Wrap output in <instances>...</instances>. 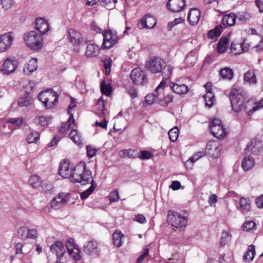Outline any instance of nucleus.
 <instances>
[{"label":"nucleus","instance_id":"obj_45","mask_svg":"<svg viewBox=\"0 0 263 263\" xmlns=\"http://www.w3.org/2000/svg\"><path fill=\"white\" fill-rule=\"evenodd\" d=\"M40 138V134L37 132H31L26 138L28 143H36Z\"/></svg>","mask_w":263,"mask_h":263},{"label":"nucleus","instance_id":"obj_26","mask_svg":"<svg viewBox=\"0 0 263 263\" xmlns=\"http://www.w3.org/2000/svg\"><path fill=\"white\" fill-rule=\"evenodd\" d=\"M229 39L228 37L222 36L217 44V51L218 53H224L228 48L229 45Z\"/></svg>","mask_w":263,"mask_h":263},{"label":"nucleus","instance_id":"obj_27","mask_svg":"<svg viewBox=\"0 0 263 263\" xmlns=\"http://www.w3.org/2000/svg\"><path fill=\"white\" fill-rule=\"evenodd\" d=\"M79 178H82L79 179V180L77 183H80L83 185L90 183L92 179L91 172L89 170L87 169L86 166H85V172L80 175Z\"/></svg>","mask_w":263,"mask_h":263},{"label":"nucleus","instance_id":"obj_58","mask_svg":"<svg viewBox=\"0 0 263 263\" xmlns=\"http://www.w3.org/2000/svg\"><path fill=\"white\" fill-rule=\"evenodd\" d=\"M111 63L112 61L110 58H108V59H106L104 62V67L105 69L106 75H109L110 74Z\"/></svg>","mask_w":263,"mask_h":263},{"label":"nucleus","instance_id":"obj_22","mask_svg":"<svg viewBox=\"0 0 263 263\" xmlns=\"http://www.w3.org/2000/svg\"><path fill=\"white\" fill-rule=\"evenodd\" d=\"M243 109L248 116H251L255 111L259 109L256 102L253 99H248L243 105Z\"/></svg>","mask_w":263,"mask_h":263},{"label":"nucleus","instance_id":"obj_33","mask_svg":"<svg viewBox=\"0 0 263 263\" xmlns=\"http://www.w3.org/2000/svg\"><path fill=\"white\" fill-rule=\"evenodd\" d=\"M33 102L32 95L25 93L22 97L18 98V105L20 107L28 106Z\"/></svg>","mask_w":263,"mask_h":263},{"label":"nucleus","instance_id":"obj_17","mask_svg":"<svg viewBox=\"0 0 263 263\" xmlns=\"http://www.w3.org/2000/svg\"><path fill=\"white\" fill-rule=\"evenodd\" d=\"M219 144L214 141L208 142L206 145L205 152L213 158H217L220 154V149Z\"/></svg>","mask_w":263,"mask_h":263},{"label":"nucleus","instance_id":"obj_52","mask_svg":"<svg viewBox=\"0 0 263 263\" xmlns=\"http://www.w3.org/2000/svg\"><path fill=\"white\" fill-rule=\"evenodd\" d=\"M179 129L178 127H174L172 128L168 133L169 138L172 142H175L177 140L178 137Z\"/></svg>","mask_w":263,"mask_h":263},{"label":"nucleus","instance_id":"obj_11","mask_svg":"<svg viewBox=\"0 0 263 263\" xmlns=\"http://www.w3.org/2000/svg\"><path fill=\"white\" fill-rule=\"evenodd\" d=\"M83 251L88 255L93 257L100 255V250L98 247V243L95 240H90L86 242L83 246Z\"/></svg>","mask_w":263,"mask_h":263},{"label":"nucleus","instance_id":"obj_3","mask_svg":"<svg viewBox=\"0 0 263 263\" xmlns=\"http://www.w3.org/2000/svg\"><path fill=\"white\" fill-rule=\"evenodd\" d=\"M102 35L103 37V41L101 45L102 49H109L113 47L119 42V40L120 39L117 32L110 28L103 30Z\"/></svg>","mask_w":263,"mask_h":263},{"label":"nucleus","instance_id":"obj_5","mask_svg":"<svg viewBox=\"0 0 263 263\" xmlns=\"http://www.w3.org/2000/svg\"><path fill=\"white\" fill-rule=\"evenodd\" d=\"M187 218L181 215L180 213L173 210L167 211V222L169 224L177 228H182L186 227Z\"/></svg>","mask_w":263,"mask_h":263},{"label":"nucleus","instance_id":"obj_6","mask_svg":"<svg viewBox=\"0 0 263 263\" xmlns=\"http://www.w3.org/2000/svg\"><path fill=\"white\" fill-rule=\"evenodd\" d=\"M165 62L163 59L156 56L150 57L145 63L146 68L152 73L161 72Z\"/></svg>","mask_w":263,"mask_h":263},{"label":"nucleus","instance_id":"obj_1","mask_svg":"<svg viewBox=\"0 0 263 263\" xmlns=\"http://www.w3.org/2000/svg\"><path fill=\"white\" fill-rule=\"evenodd\" d=\"M24 40L27 46L31 50L38 51L43 47V36L35 31L32 30L25 33Z\"/></svg>","mask_w":263,"mask_h":263},{"label":"nucleus","instance_id":"obj_43","mask_svg":"<svg viewBox=\"0 0 263 263\" xmlns=\"http://www.w3.org/2000/svg\"><path fill=\"white\" fill-rule=\"evenodd\" d=\"M69 137L77 144L80 145L82 143V140L80 134L76 129H72L70 133Z\"/></svg>","mask_w":263,"mask_h":263},{"label":"nucleus","instance_id":"obj_53","mask_svg":"<svg viewBox=\"0 0 263 263\" xmlns=\"http://www.w3.org/2000/svg\"><path fill=\"white\" fill-rule=\"evenodd\" d=\"M117 0H102L101 5L107 9H111L115 7V3Z\"/></svg>","mask_w":263,"mask_h":263},{"label":"nucleus","instance_id":"obj_21","mask_svg":"<svg viewBox=\"0 0 263 263\" xmlns=\"http://www.w3.org/2000/svg\"><path fill=\"white\" fill-rule=\"evenodd\" d=\"M200 11L197 8H192L188 13L187 20L191 25H195L198 23L200 18Z\"/></svg>","mask_w":263,"mask_h":263},{"label":"nucleus","instance_id":"obj_35","mask_svg":"<svg viewBox=\"0 0 263 263\" xmlns=\"http://www.w3.org/2000/svg\"><path fill=\"white\" fill-rule=\"evenodd\" d=\"M255 254V250L254 245H250L248 247L247 251L243 255V259L245 261L250 262L254 258Z\"/></svg>","mask_w":263,"mask_h":263},{"label":"nucleus","instance_id":"obj_30","mask_svg":"<svg viewBox=\"0 0 263 263\" xmlns=\"http://www.w3.org/2000/svg\"><path fill=\"white\" fill-rule=\"evenodd\" d=\"M219 76L221 79L230 81L234 77V72L231 68L226 67L220 70Z\"/></svg>","mask_w":263,"mask_h":263},{"label":"nucleus","instance_id":"obj_56","mask_svg":"<svg viewBox=\"0 0 263 263\" xmlns=\"http://www.w3.org/2000/svg\"><path fill=\"white\" fill-rule=\"evenodd\" d=\"M34 122L42 126H46L48 124V120L44 116L36 117L34 119Z\"/></svg>","mask_w":263,"mask_h":263},{"label":"nucleus","instance_id":"obj_54","mask_svg":"<svg viewBox=\"0 0 263 263\" xmlns=\"http://www.w3.org/2000/svg\"><path fill=\"white\" fill-rule=\"evenodd\" d=\"M138 153V158L142 160L149 159L153 156V154L148 151H140Z\"/></svg>","mask_w":263,"mask_h":263},{"label":"nucleus","instance_id":"obj_23","mask_svg":"<svg viewBox=\"0 0 263 263\" xmlns=\"http://www.w3.org/2000/svg\"><path fill=\"white\" fill-rule=\"evenodd\" d=\"M262 150L261 144L257 143L256 140H252L247 144L246 148V153H251L253 154H257Z\"/></svg>","mask_w":263,"mask_h":263},{"label":"nucleus","instance_id":"obj_20","mask_svg":"<svg viewBox=\"0 0 263 263\" xmlns=\"http://www.w3.org/2000/svg\"><path fill=\"white\" fill-rule=\"evenodd\" d=\"M164 88V81L161 82L153 93L147 94L145 97V102L148 105L152 104L159 96V91Z\"/></svg>","mask_w":263,"mask_h":263},{"label":"nucleus","instance_id":"obj_18","mask_svg":"<svg viewBox=\"0 0 263 263\" xmlns=\"http://www.w3.org/2000/svg\"><path fill=\"white\" fill-rule=\"evenodd\" d=\"M35 29L39 31V34L46 33L49 30L48 22L43 17H38L35 20Z\"/></svg>","mask_w":263,"mask_h":263},{"label":"nucleus","instance_id":"obj_29","mask_svg":"<svg viewBox=\"0 0 263 263\" xmlns=\"http://www.w3.org/2000/svg\"><path fill=\"white\" fill-rule=\"evenodd\" d=\"M236 15L234 13L224 15L222 20V23L225 27L233 26L236 22Z\"/></svg>","mask_w":263,"mask_h":263},{"label":"nucleus","instance_id":"obj_55","mask_svg":"<svg viewBox=\"0 0 263 263\" xmlns=\"http://www.w3.org/2000/svg\"><path fill=\"white\" fill-rule=\"evenodd\" d=\"M256 223L253 221L245 222L242 225V229L245 231H249L256 229Z\"/></svg>","mask_w":263,"mask_h":263},{"label":"nucleus","instance_id":"obj_57","mask_svg":"<svg viewBox=\"0 0 263 263\" xmlns=\"http://www.w3.org/2000/svg\"><path fill=\"white\" fill-rule=\"evenodd\" d=\"M100 103V105H101V108L100 109V112H98L97 114L99 116L102 117L104 115H105V110L106 109L104 102L102 98H100L98 100V101L97 102V105H99Z\"/></svg>","mask_w":263,"mask_h":263},{"label":"nucleus","instance_id":"obj_64","mask_svg":"<svg viewBox=\"0 0 263 263\" xmlns=\"http://www.w3.org/2000/svg\"><path fill=\"white\" fill-rule=\"evenodd\" d=\"M219 126L223 125L222 122L221 120L218 118H214L212 120H210L209 122V127H212V126Z\"/></svg>","mask_w":263,"mask_h":263},{"label":"nucleus","instance_id":"obj_2","mask_svg":"<svg viewBox=\"0 0 263 263\" xmlns=\"http://www.w3.org/2000/svg\"><path fill=\"white\" fill-rule=\"evenodd\" d=\"M38 99L41 101L47 109L53 107L58 102L59 95L53 91V89L49 88L46 91H43L38 95Z\"/></svg>","mask_w":263,"mask_h":263},{"label":"nucleus","instance_id":"obj_19","mask_svg":"<svg viewBox=\"0 0 263 263\" xmlns=\"http://www.w3.org/2000/svg\"><path fill=\"white\" fill-rule=\"evenodd\" d=\"M170 87L174 93L178 95H185L189 90L186 85L180 84L179 81H176V82H171Z\"/></svg>","mask_w":263,"mask_h":263},{"label":"nucleus","instance_id":"obj_14","mask_svg":"<svg viewBox=\"0 0 263 263\" xmlns=\"http://www.w3.org/2000/svg\"><path fill=\"white\" fill-rule=\"evenodd\" d=\"M17 64L16 60L7 59L2 66L1 71L4 74H10L15 71L17 67Z\"/></svg>","mask_w":263,"mask_h":263},{"label":"nucleus","instance_id":"obj_63","mask_svg":"<svg viewBox=\"0 0 263 263\" xmlns=\"http://www.w3.org/2000/svg\"><path fill=\"white\" fill-rule=\"evenodd\" d=\"M149 251V250L148 248L144 249L143 253L137 259L136 263H141L144 258L148 256Z\"/></svg>","mask_w":263,"mask_h":263},{"label":"nucleus","instance_id":"obj_61","mask_svg":"<svg viewBox=\"0 0 263 263\" xmlns=\"http://www.w3.org/2000/svg\"><path fill=\"white\" fill-rule=\"evenodd\" d=\"M9 123H12L15 126L16 128H20L23 124V119L18 118H11L9 120Z\"/></svg>","mask_w":263,"mask_h":263},{"label":"nucleus","instance_id":"obj_49","mask_svg":"<svg viewBox=\"0 0 263 263\" xmlns=\"http://www.w3.org/2000/svg\"><path fill=\"white\" fill-rule=\"evenodd\" d=\"M40 186L42 188L43 191L46 193L51 191L53 189L52 183L47 180H42Z\"/></svg>","mask_w":263,"mask_h":263},{"label":"nucleus","instance_id":"obj_24","mask_svg":"<svg viewBox=\"0 0 263 263\" xmlns=\"http://www.w3.org/2000/svg\"><path fill=\"white\" fill-rule=\"evenodd\" d=\"M209 128L212 135L218 139H222L227 135V132L223 125L219 126L213 125L212 127H210Z\"/></svg>","mask_w":263,"mask_h":263},{"label":"nucleus","instance_id":"obj_36","mask_svg":"<svg viewBox=\"0 0 263 263\" xmlns=\"http://www.w3.org/2000/svg\"><path fill=\"white\" fill-rule=\"evenodd\" d=\"M222 27L220 25H217L213 29L209 30L207 34L209 39H214L219 36L222 32Z\"/></svg>","mask_w":263,"mask_h":263},{"label":"nucleus","instance_id":"obj_13","mask_svg":"<svg viewBox=\"0 0 263 263\" xmlns=\"http://www.w3.org/2000/svg\"><path fill=\"white\" fill-rule=\"evenodd\" d=\"M51 253L57 256V259L61 260L66 253V248L61 241L57 240L52 243L50 248Z\"/></svg>","mask_w":263,"mask_h":263},{"label":"nucleus","instance_id":"obj_62","mask_svg":"<svg viewBox=\"0 0 263 263\" xmlns=\"http://www.w3.org/2000/svg\"><path fill=\"white\" fill-rule=\"evenodd\" d=\"M13 0H2L1 1V5L2 6L3 8L5 10H8L10 9L13 5Z\"/></svg>","mask_w":263,"mask_h":263},{"label":"nucleus","instance_id":"obj_37","mask_svg":"<svg viewBox=\"0 0 263 263\" xmlns=\"http://www.w3.org/2000/svg\"><path fill=\"white\" fill-rule=\"evenodd\" d=\"M90 183H91L90 187L81 193L80 197L82 200H85L87 199L89 196L93 193L96 188L97 184L95 183V181L93 179L91 180V181L90 182Z\"/></svg>","mask_w":263,"mask_h":263},{"label":"nucleus","instance_id":"obj_7","mask_svg":"<svg viewBox=\"0 0 263 263\" xmlns=\"http://www.w3.org/2000/svg\"><path fill=\"white\" fill-rule=\"evenodd\" d=\"M130 78L133 83L137 85H143L148 82L147 75L144 71L140 68L133 69L130 74Z\"/></svg>","mask_w":263,"mask_h":263},{"label":"nucleus","instance_id":"obj_34","mask_svg":"<svg viewBox=\"0 0 263 263\" xmlns=\"http://www.w3.org/2000/svg\"><path fill=\"white\" fill-rule=\"evenodd\" d=\"M99 47L94 44H90L87 46L85 54L88 57H97L99 53Z\"/></svg>","mask_w":263,"mask_h":263},{"label":"nucleus","instance_id":"obj_10","mask_svg":"<svg viewBox=\"0 0 263 263\" xmlns=\"http://www.w3.org/2000/svg\"><path fill=\"white\" fill-rule=\"evenodd\" d=\"M70 196V194L69 193H59L51 201V207L55 209H60L69 201Z\"/></svg>","mask_w":263,"mask_h":263},{"label":"nucleus","instance_id":"obj_59","mask_svg":"<svg viewBox=\"0 0 263 263\" xmlns=\"http://www.w3.org/2000/svg\"><path fill=\"white\" fill-rule=\"evenodd\" d=\"M87 156L89 158H92L96 155L97 149L93 148L91 145H88L86 147Z\"/></svg>","mask_w":263,"mask_h":263},{"label":"nucleus","instance_id":"obj_8","mask_svg":"<svg viewBox=\"0 0 263 263\" xmlns=\"http://www.w3.org/2000/svg\"><path fill=\"white\" fill-rule=\"evenodd\" d=\"M86 164L83 161H80L70 171L69 176L68 178L73 183H77L81 178H79L80 175L85 172Z\"/></svg>","mask_w":263,"mask_h":263},{"label":"nucleus","instance_id":"obj_46","mask_svg":"<svg viewBox=\"0 0 263 263\" xmlns=\"http://www.w3.org/2000/svg\"><path fill=\"white\" fill-rule=\"evenodd\" d=\"M203 97L205 101V105L209 108L211 107L213 105L215 100L214 94L213 93H206Z\"/></svg>","mask_w":263,"mask_h":263},{"label":"nucleus","instance_id":"obj_4","mask_svg":"<svg viewBox=\"0 0 263 263\" xmlns=\"http://www.w3.org/2000/svg\"><path fill=\"white\" fill-rule=\"evenodd\" d=\"M229 98L232 110L235 112H239L243 109L245 101V97L239 92V90L232 89L230 93Z\"/></svg>","mask_w":263,"mask_h":263},{"label":"nucleus","instance_id":"obj_40","mask_svg":"<svg viewBox=\"0 0 263 263\" xmlns=\"http://www.w3.org/2000/svg\"><path fill=\"white\" fill-rule=\"evenodd\" d=\"M123 234L119 231H116L112 235L113 243L115 246L120 247L122 245V238Z\"/></svg>","mask_w":263,"mask_h":263},{"label":"nucleus","instance_id":"obj_25","mask_svg":"<svg viewBox=\"0 0 263 263\" xmlns=\"http://www.w3.org/2000/svg\"><path fill=\"white\" fill-rule=\"evenodd\" d=\"M69 162L67 160L61 162L59 169V174L64 178H68L70 171H69Z\"/></svg>","mask_w":263,"mask_h":263},{"label":"nucleus","instance_id":"obj_12","mask_svg":"<svg viewBox=\"0 0 263 263\" xmlns=\"http://www.w3.org/2000/svg\"><path fill=\"white\" fill-rule=\"evenodd\" d=\"M185 6V0H168L166 6L173 12H179L184 9Z\"/></svg>","mask_w":263,"mask_h":263},{"label":"nucleus","instance_id":"obj_44","mask_svg":"<svg viewBox=\"0 0 263 263\" xmlns=\"http://www.w3.org/2000/svg\"><path fill=\"white\" fill-rule=\"evenodd\" d=\"M231 235L230 232L223 231L221 233L220 239V246L224 247L227 243L231 239Z\"/></svg>","mask_w":263,"mask_h":263},{"label":"nucleus","instance_id":"obj_32","mask_svg":"<svg viewBox=\"0 0 263 263\" xmlns=\"http://www.w3.org/2000/svg\"><path fill=\"white\" fill-rule=\"evenodd\" d=\"M119 154L122 158H137L138 157V151L130 148L121 150Z\"/></svg>","mask_w":263,"mask_h":263},{"label":"nucleus","instance_id":"obj_50","mask_svg":"<svg viewBox=\"0 0 263 263\" xmlns=\"http://www.w3.org/2000/svg\"><path fill=\"white\" fill-rule=\"evenodd\" d=\"M173 95H167L163 99L159 100V104L162 106H167L169 103L173 102Z\"/></svg>","mask_w":263,"mask_h":263},{"label":"nucleus","instance_id":"obj_28","mask_svg":"<svg viewBox=\"0 0 263 263\" xmlns=\"http://www.w3.org/2000/svg\"><path fill=\"white\" fill-rule=\"evenodd\" d=\"M254 165V160L251 156H246L241 162V167L245 171H248L252 168Z\"/></svg>","mask_w":263,"mask_h":263},{"label":"nucleus","instance_id":"obj_47","mask_svg":"<svg viewBox=\"0 0 263 263\" xmlns=\"http://www.w3.org/2000/svg\"><path fill=\"white\" fill-rule=\"evenodd\" d=\"M37 59L34 58L29 61L28 64L25 66V68L29 71V72L34 71L37 67Z\"/></svg>","mask_w":263,"mask_h":263},{"label":"nucleus","instance_id":"obj_60","mask_svg":"<svg viewBox=\"0 0 263 263\" xmlns=\"http://www.w3.org/2000/svg\"><path fill=\"white\" fill-rule=\"evenodd\" d=\"M109 199L110 202L118 201L119 199L118 192L117 190L112 191L109 195Z\"/></svg>","mask_w":263,"mask_h":263},{"label":"nucleus","instance_id":"obj_15","mask_svg":"<svg viewBox=\"0 0 263 263\" xmlns=\"http://www.w3.org/2000/svg\"><path fill=\"white\" fill-rule=\"evenodd\" d=\"M67 33L69 41L73 45H79L84 42L81 33L76 30L70 28L68 30Z\"/></svg>","mask_w":263,"mask_h":263},{"label":"nucleus","instance_id":"obj_16","mask_svg":"<svg viewBox=\"0 0 263 263\" xmlns=\"http://www.w3.org/2000/svg\"><path fill=\"white\" fill-rule=\"evenodd\" d=\"M12 33L9 32L1 35L0 37V52H4L9 48L13 41Z\"/></svg>","mask_w":263,"mask_h":263},{"label":"nucleus","instance_id":"obj_42","mask_svg":"<svg viewBox=\"0 0 263 263\" xmlns=\"http://www.w3.org/2000/svg\"><path fill=\"white\" fill-rule=\"evenodd\" d=\"M29 184L34 189L40 186L41 181L40 177L36 175H32L30 176L29 180Z\"/></svg>","mask_w":263,"mask_h":263},{"label":"nucleus","instance_id":"obj_41","mask_svg":"<svg viewBox=\"0 0 263 263\" xmlns=\"http://www.w3.org/2000/svg\"><path fill=\"white\" fill-rule=\"evenodd\" d=\"M244 81L250 84H256L257 80L253 70H249L244 75Z\"/></svg>","mask_w":263,"mask_h":263},{"label":"nucleus","instance_id":"obj_39","mask_svg":"<svg viewBox=\"0 0 263 263\" xmlns=\"http://www.w3.org/2000/svg\"><path fill=\"white\" fill-rule=\"evenodd\" d=\"M240 207L239 210L242 212H248L251 208L250 201L249 199L241 197L239 201Z\"/></svg>","mask_w":263,"mask_h":263},{"label":"nucleus","instance_id":"obj_48","mask_svg":"<svg viewBox=\"0 0 263 263\" xmlns=\"http://www.w3.org/2000/svg\"><path fill=\"white\" fill-rule=\"evenodd\" d=\"M36 84L34 81H29L27 84L25 86V93L31 95L34 91Z\"/></svg>","mask_w":263,"mask_h":263},{"label":"nucleus","instance_id":"obj_51","mask_svg":"<svg viewBox=\"0 0 263 263\" xmlns=\"http://www.w3.org/2000/svg\"><path fill=\"white\" fill-rule=\"evenodd\" d=\"M236 15L239 21L243 22H246L251 17L250 14L246 12H238Z\"/></svg>","mask_w":263,"mask_h":263},{"label":"nucleus","instance_id":"obj_38","mask_svg":"<svg viewBox=\"0 0 263 263\" xmlns=\"http://www.w3.org/2000/svg\"><path fill=\"white\" fill-rule=\"evenodd\" d=\"M101 92L103 95L109 96L112 92V87L110 83H106L104 80L100 83Z\"/></svg>","mask_w":263,"mask_h":263},{"label":"nucleus","instance_id":"obj_9","mask_svg":"<svg viewBox=\"0 0 263 263\" xmlns=\"http://www.w3.org/2000/svg\"><path fill=\"white\" fill-rule=\"evenodd\" d=\"M156 18L149 14H145L138 22L137 27L139 29L143 28L152 29L156 25Z\"/></svg>","mask_w":263,"mask_h":263},{"label":"nucleus","instance_id":"obj_31","mask_svg":"<svg viewBox=\"0 0 263 263\" xmlns=\"http://www.w3.org/2000/svg\"><path fill=\"white\" fill-rule=\"evenodd\" d=\"M173 70V68L171 65H167L165 63L164 64V65H163L161 72H162V74L164 75V77H163L161 82H162L163 80L164 81V87H165L166 81L172 75Z\"/></svg>","mask_w":263,"mask_h":263}]
</instances>
